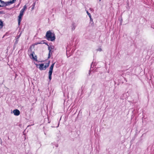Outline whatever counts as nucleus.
Returning <instances> with one entry per match:
<instances>
[{
	"mask_svg": "<svg viewBox=\"0 0 154 154\" xmlns=\"http://www.w3.org/2000/svg\"><path fill=\"white\" fill-rule=\"evenodd\" d=\"M151 28H153L154 29V27H152V26H151Z\"/></svg>",
	"mask_w": 154,
	"mask_h": 154,
	"instance_id": "obj_19",
	"label": "nucleus"
},
{
	"mask_svg": "<svg viewBox=\"0 0 154 154\" xmlns=\"http://www.w3.org/2000/svg\"><path fill=\"white\" fill-rule=\"evenodd\" d=\"M26 8V5H24L22 9L20 11L19 15L18 16V25H20L22 20V17L23 14Z\"/></svg>",
	"mask_w": 154,
	"mask_h": 154,
	"instance_id": "obj_2",
	"label": "nucleus"
},
{
	"mask_svg": "<svg viewBox=\"0 0 154 154\" xmlns=\"http://www.w3.org/2000/svg\"><path fill=\"white\" fill-rule=\"evenodd\" d=\"M48 50L49 51V52L48 54V58H49L51 57V55L52 54V52L53 51L51 49V46H49L48 45Z\"/></svg>",
	"mask_w": 154,
	"mask_h": 154,
	"instance_id": "obj_4",
	"label": "nucleus"
},
{
	"mask_svg": "<svg viewBox=\"0 0 154 154\" xmlns=\"http://www.w3.org/2000/svg\"><path fill=\"white\" fill-rule=\"evenodd\" d=\"M50 61H49L47 63H46V64L44 66L45 69L47 68L48 67L50 64Z\"/></svg>",
	"mask_w": 154,
	"mask_h": 154,
	"instance_id": "obj_12",
	"label": "nucleus"
},
{
	"mask_svg": "<svg viewBox=\"0 0 154 154\" xmlns=\"http://www.w3.org/2000/svg\"><path fill=\"white\" fill-rule=\"evenodd\" d=\"M8 2L9 3V5H10V4H12L14 3V1L13 0H11L9 1H8Z\"/></svg>",
	"mask_w": 154,
	"mask_h": 154,
	"instance_id": "obj_13",
	"label": "nucleus"
},
{
	"mask_svg": "<svg viewBox=\"0 0 154 154\" xmlns=\"http://www.w3.org/2000/svg\"><path fill=\"white\" fill-rule=\"evenodd\" d=\"M97 51H102V49L100 48L97 49Z\"/></svg>",
	"mask_w": 154,
	"mask_h": 154,
	"instance_id": "obj_16",
	"label": "nucleus"
},
{
	"mask_svg": "<svg viewBox=\"0 0 154 154\" xmlns=\"http://www.w3.org/2000/svg\"><path fill=\"white\" fill-rule=\"evenodd\" d=\"M20 35L21 34H20V35L17 36V37H16L15 41L14 43L15 44H17L18 43L19 40V38L20 37Z\"/></svg>",
	"mask_w": 154,
	"mask_h": 154,
	"instance_id": "obj_9",
	"label": "nucleus"
},
{
	"mask_svg": "<svg viewBox=\"0 0 154 154\" xmlns=\"http://www.w3.org/2000/svg\"><path fill=\"white\" fill-rule=\"evenodd\" d=\"M35 3H33V5H35Z\"/></svg>",
	"mask_w": 154,
	"mask_h": 154,
	"instance_id": "obj_20",
	"label": "nucleus"
},
{
	"mask_svg": "<svg viewBox=\"0 0 154 154\" xmlns=\"http://www.w3.org/2000/svg\"><path fill=\"white\" fill-rule=\"evenodd\" d=\"M13 112L14 115L16 116H19L20 113V111L17 109H15L13 110Z\"/></svg>",
	"mask_w": 154,
	"mask_h": 154,
	"instance_id": "obj_5",
	"label": "nucleus"
},
{
	"mask_svg": "<svg viewBox=\"0 0 154 154\" xmlns=\"http://www.w3.org/2000/svg\"><path fill=\"white\" fill-rule=\"evenodd\" d=\"M42 44V42H39V43H37V44Z\"/></svg>",
	"mask_w": 154,
	"mask_h": 154,
	"instance_id": "obj_18",
	"label": "nucleus"
},
{
	"mask_svg": "<svg viewBox=\"0 0 154 154\" xmlns=\"http://www.w3.org/2000/svg\"><path fill=\"white\" fill-rule=\"evenodd\" d=\"M0 3L1 4V5H0L1 6V7H3L5 6V2L3 1H1L0 2Z\"/></svg>",
	"mask_w": 154,
	"mask_h": 154,
	"instance_id": "obj_11",
	"label": "nucleus"
},
{
	"mask_svg": "<svg viewBox=\"0 0 154 154\" xmlns=\"http://www.w3.org/2000/svg\"><path fill=\"white\" fill-rule=\"evenodd\" d=\"M55 63H53L51 66L50 69H49V70L48 72L49 73V79L50 80H51V79H52V75L53 72V69L54 66V64Z\"/></svg>",
	"mask_w": 154,
	"mask_h": 154,
	"instance_id": "obj_3",
	"label": "nucleus"
},
{
	"mask_svg": "<svg viewBox=\"0 0 154 154\" xmlns=\"http://www.w3.org/2000/svg\"><path fill=\"white\" fill-rule=\"evenodd\" d=\"M86 12H87V14L88 15V16L89 17L90 19L91 20V16L90 14V13H89L87 11H86Z\"/></svg>",
	"mask_w": 154,
	"mask_h": 154,
	"instance_id": "obj_14",
	"label": "nucleus"
},
{
	"mask_svg": "<svg viewBox=\"0 0 154 154\" xmlns=\"http://www.w3.org/2000/svg\"><path fill=\"white\" fill-rule=\"evenodd\" d=\"M5 6H6L9 5V3H8V2H5Z\"/></svg>",
	"mask_w": 154,
	"mask_h": 154,
	"instance_id": "obj_15",
	"label": "nucleus"
},
{
	"mask_svg": "<svg viewBox=\"0 0 154 154\" xmlns=\"http://www.w3.org/2000/svg\"><path fill=\"white\" fill-rule=\"evenodd\" d=\"M76 27V23H75L73 22L72 23V25H71L72 30V31L74 30L75 29Z\"/></svg>",
	"mask_w": 154,
	"mask_h": 154,
	"instance_id": "obj_7",
	"label": "nucleus"
},
{
	"mask_svg": "<svg viewBox=\"0 0 154 154\" xmlns=\"http://www.w3.org/2000/svg\"><path fill=\"white\" fill-rule=\"evenodd\" d=\"M58 146L57 145L56 146V147H58Z\"/></svg>",
	"mask_w": 154,
	"mask_h": 154,
	"instance_id": "obj_22",
	"label": "nucleus"
},
{
	"mask_svg": "<svg viewBox=\"0 0 154 154\" xmlns=\"http://www.w3.org/2000/svg\"><path fill=\"white\" fill-rule=\"evenodd\" d=\"M51 49H52V50L54 49V46H51Z\"/></svg>",
	"mask_w": 154,
	"mask_h": 154,
	"instance_id": "obj_17",
	"label": "nucleus"
},
{
	"mask_svg": "<svg viewBox=\"0 0 154 154\" xmlns=\"http://www.w3.org/2000/svg\"><path fill=\"white\" fill-rule=\"evenodd\" d=\"M2 1V0H0V2H1V1Z\"/></svg>",
	"mask_w": 154,
	"mask_h": 154,
	"instance_id": "obj_24",
	"label": "nucleus"
},
{
	"mask_svg": "<svg viewBox=\"0 0 154 154\" xmlns=\"http://www.w3.org/2000/svg\"><path fill=\"white\" fill-rule=\"evenodd\" d=\"M4 26L3 21L0 20V29H2Z\"/></svg>",
	"mask_w": 154,
	"mask_h": 154,
	"instance_id": "obj_10",
	"label": "nucleus"
},
{
	"mask_svg": "<svg viewBox=\"0 0 154 154\" xmlns=\"http://www.w3.org/2000/svg\"><path fill=\"white\" fill-rule=\"evenodd\" d=\"M39 66V69L40 70H45L44 64L43 63H41L38 64Z\"/></svg>",
	"mask_w": 154,
	"mask_h": 154,
	"instance_id": "obj_6",
	"label": "nucleus"
},
{
	"mask_svg": "<svg viewBox=\"0 0 154 154\" xmlns=\"http://www.w3.org/2000/svg\"><path fill=\"white\" fill-rule=\"evenodd\" d=\"M101 0H99V1H101Z\"/></svg>",
	"mask_w": 154,
	"mask_h": 154,
	"instance_id": "obj_25",
	"label": "nucleus"
},
{
	"mask_svg": "<svg viewBox=\"0 0 154 154\" xmlns=\"http://www.w3.org/2000/svg\"><path fill=\"white\" fill-rule=\"evenodd\" d=\"M46 36L47 39L49 41H53L55 39L54 34L52 33L50 31H48L47 32Z\"/></svg>",
	"mask_w": 154,
	"mask_h": 154,
	"instance_id": "obj_1",
	"label": "nucleus"
},
{
	"mask_svg": "<svg viewBox=\"0 0 154 154\" xmlns=\"http://www.w3.org/2000/svg\"><path fill=\"white\" fill-rule=\"evenodd\" d=\"M59 123H58V126H57V127H58V126H59Z\"/></svg>",
	"mask_w": 154,
	"mask_h": 154,
	"instance_id": "obj_21",
	"label": "nucleus"
},
{
	"mask_svg": "<svg viewBox=\"0 0 154 154\" xmlns=\"http://www.w3.org/2000/svg\"><path fill=\"white\" fill-rule=\"evenodd\" d=\"M34 53V52H32L30 54V55L32 57V59H33L34 60L36 61H37V57L36 56H34L33 55V54Z\"/></svg>",
	"mask_w": 154,
	"mask_h": 154,
	"instance_id": "obj_8",
	"label": "nucleus"
},
{
	"mask_svg": "<svg viewBox=\"0 0 154 154\" xmlns=\"http://www.w3.org/2000/svg\"><path fill=\"white\" fill-rule=\"evenodd\" d=\"M14 1H15L16 0H13Z\"/></svg>",
	"mask_w": 154,
	"mask_h": 154,
	"instance_id": "obj_23",
	"label": "nucleus"
}]
</instances>
